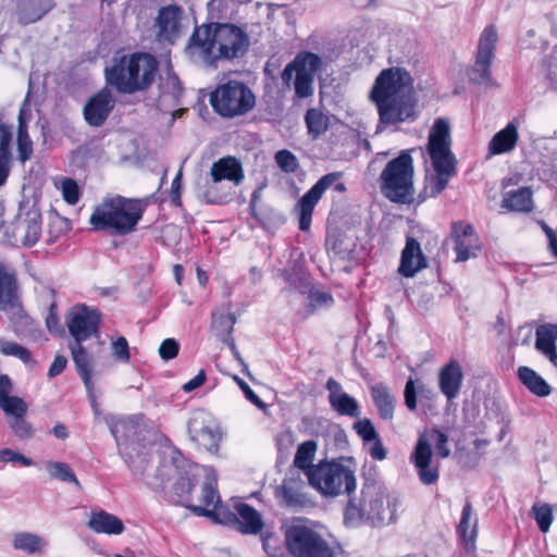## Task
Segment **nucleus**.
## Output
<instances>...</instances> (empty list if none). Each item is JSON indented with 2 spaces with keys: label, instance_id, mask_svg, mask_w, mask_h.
I'll list each match as a JSON object with an SVG mask.
<instances>
[{
  "label": "nucleus",
  "instance_id": "obj_1",
  "mask_svg": "<svg viewBox=\"0 0 557 557\" xmlns=\"http://www.w3.org/2000/svg\"><path fill=\"white\" fill-rule=\"evenodd\" d=\"M370 99L383 124H397L414 116L411 77L401 67L382 70L374 81Z\"/></svg>",
  "mask_w": 557,
  "mask_h": 557
},
{
  "label": "nucleus",
  "instance_id": "obj_2",
  "mask_svg": "<svg viewBox=\"0 0 557 557\" xmlns=\"http://www.w3.org/2000/svg\"><path fill=\"white\" fill-rule=\"evenodd\" d=\"M159 73V62L148 52L136 51L113 57L112 63L104 69V81L122 95L147 91L153 85Z\"/></svg>",
  "mask_w": 557,
  "mask_h": 557
},
{
  "label": "nucleus",
  "instance_id": "obj_3",
  "mask_svg": "<svg viewBox=\"0 0 557 557\" xmlns=\"http://www.w3.org/2000/svg\"><path fill=\"white\" fill-rule=\"evenodd\" d=\"M145 210L146 203L141 199L120 195L107 197L95 207L89 225L95 232L126 236L136 231Z\"/></svg>",
  "mask_w": 557,
  "mask_h": 557
},
{
  "label": "nucleus",
  "instance_id": "obj_4",
  "mask_svg": "<svg viewBox=\"0 0 557 557\" xmlns=\"http://www.w3.org/2000/svg\"><path fill=\"white\" fill-rule=\"evenodd\" d=\"M188 46L197 48L207 59H234L245 54L249 39L236 25L210 23L195 28Z\"/></svg>",
  "mask_w": 557,
  "mask_h": 557
},
{
  "label": "nucleus",
  "instance_id": "obj_5",
  "mask_svg": "<svg viewBox=\"0 0 557 557\" xmlns=\"http://www.w3.org/2000/svg\"><path fill=\"white\" fill-rule=\"evenodd\" d=\"M426 151L434 174L426 181L423 191L425 197H436L445 190L449 180L457 174V160L451 151L450 127L445 119L438 117L432 125Z\"/></svg>",
  "mask_w": 557,
  "mask_h": 557
},
{
  "label": "nucleus",
  "instance_id": "obj_6",
  "mask_svg": "<svg viewBox=\"0 0 557 557\" xmlns=\"http://www.w3.org/2000/svg\"><path fill=\"white\" fill-rule=\"evenodd\" d=\"M405 149L389 160L379 177L381 194L391 202L411 205L414 201V163L411 152Z\"/></svg>",
  "mask_w": 557,
  "mask_h": 557
},
{
  "label": "nucleus",
  "instance_id": "obj_7",
  "mask_svg": "<svg viewBox=\"0 0 557 557\" xmlns=\"http://www.w3.org/2000/svg\"><path fill=\"white\" fill-rule=\"evenodd\" d=\"M430 441L434 444L435 455L438 459H446L451 455L449 437L443 430L432 428L429 434H420L410 455L419 481L426 486L437 484L440 480V462L433 459Z\"/></svg>",
  "mask_w": 557,
  "mask_h": 557
},
{
  "label": "nucleus",
  "instance_id": "obj_8",
  "mask_svg": "<svg viewBox=\"0 0 557 557\" xmlns=\"http://www.w3.org/2000/svg\"><path fill=\"white\" fill-rule=\"evenodd\" d=\"M285 545L293 557H338L339 545L330 543L305 519H296L284 533Z\"/></svg>",
  "mask_w": 557,
  "mask_h": 557
},
{
  "label": "nucleus",
  "instance_id": "obj_9",
  "mask_svg": "<svg viewBox=\"0 0 557 557\" xmlns=\"http://www.w3.org/2000/svg\"><path fill=\"white\" fill-rule=\"evenodd\" d=\"M308 482L326 497H336L341 494L350 496L357 486L355 472L335 459L320 460Z\"/></svg>",
  "mask_w": 557,
  "mask_h": 557
},
{
  "label": "nucleus",
  "instance_id": "obj_10",
  "mask_svg": "<svg viewBox=\"0 0 557 557\" xmlns=\"http://www.w3.org/2000/svg\"><path fill=\"white\" fill-rule=\"evenodd\" d=\"M209 101L213 111L226 119L245 115L256 106L252 90L245 83L238 81L220 84L210 94Z\"/></svg>",
  "mask_w": 557,
  "mask_h": 557
},
{
  "label": "nucleus",
  "instance_id": "obj_11",
  "mask_svg": "<svg viewBox=\"0 0 557 557\" xmlns=\"http://www.w3.org/2000/svg\"><path fill=\"white\" fill-rule=\"evenodd\" d=\"M344 509V520L347 524H357L362 520H382L386 495L375 480H366L359 497L348 496Z\"/></svg>",
  "mask_w": 557,
  "mask_h": 557
},
{
  "label": "nucleus",
  "instance_id": "obj_12",
  "mask_svg": "<svg viewBox=\"0 0 557 557\" xmlns=\"http://www.w3.org/2000/svg\"><path fill=\"white\" fill-rule=\"evenodd\" d=\"M321 65L322 59L317 53L301 51L286 64L281 78L287 87L293 86L297 99H306L314 92V76Z\"/></svg>",
  "mask_w": 557,
  "mask_h": 557
},
{
  "label": "nucleus",
  "instance_id": "obj_13",
  "mask_svg": "<svg viewBox=\"0 0 557 557\" xmlns=\"http://www.w3.org/2000/svg\"><path fill=\"white\" fill-rule=\"evenodd\" d=\"M498 41L497 29L494 25L486 26L480 35L475 59L468 71L469 81L475 85L492 82V64Z\"/></svg>",
  "mask_w": 557,
  "mask_h": 557
},
{
  "label": "nucleus",
  "instance_id": "obj_14",
  "mask_svg": "<svg viewBox=\"0 0 557 557\" xmlns=\"http://www.w3.org/2000/svg\"><path fill=\"white\" fill-rule=\"evenodd\" d=\"M102 314L96 307L77 304L69 309L65 323L73 342H85L98 337Z\"/></svg>",
  "mask_w": 557,
  "mask_h": 557
},
{
  "label": "nucleus",
  "instance_id": "obj_15",
  "mask_svg": "<svg viewBox=\"0 0 557 557\" xmlns=\"http://www.w3.org/2000/svg\"><path fill=\"white\" fill-rule=\"evenodd\" d=\"M274 495L280 506L296 511L314 506V502L307 493L306 483L299 474L286 475L282 483L276 486Z\"/></svg>",
  "mask_w": 557,
  "mask_h": 557
},
{
  "label": "nucleus",
  "instance_id": "obj_16",
  "mask_svg": "<svg viewBox=\"0 0 557 557\" xmlns=\"http://www.w3.org/2000/svg\"><path fill=\"white\" fill-rule=\"evenodd\" d=\"M341 172H332L323 175L307 193H305L297 202L299 210V224L298 227L302 232L310 230L312 222V214L315 206L322 198L323 194L330 188L339 177Z\"/></svg>",
  "mask_w": 557,
  "mask_h": 557
},
{
  "label": "nucleus",
  "instance_id": "obj_17",
  "mask_svg": "<svg viewBox=\"0 0 557 557\" xmlns=\"http://www.w3.org/2000/svg\"><path fill=\"white\" fill-rule=\"evenodd\" d=\"M110 86H104L88 98L84 108L83 116L91 127L102 126L114 110L115 100Z\"/></svg>",
  "mask_w": 557,
  "mask_h": 557
},
{
  "label": "nucleus",
  "instance_id": "obj_18",
  "mask_svg": "<svg viewBox=\"0 0 557 557\" xmlns=\"http://www.w3.org/2000/svg\"><path fill=\"white\" fill-rule=\"evenodd\" d=\"M451 238L454 240V250L457 255L456 261L465 262L470 258L476 257L481 250V240L472 224L462 221L455 222L451 225Z\"/></svg>",
  "mask_w": 557,
  "mask_h": 557
},
{
  "label": "nucleus",
  "instance_id": "obj_19",
  "mask_svg": "<svg viewBox=\"0 0 557 557\" xmlns=\"http://www.w3.org/2000/svg\"><path fill=\"white\" fill-rule=\"evenodd\" d=\"M188 433L191 440L207 451H216L221 442L222 434L220 430L211 422L205 423L198 417L188 421Z\"/></svg>",
  "mask_w": 557,
  "mask_h": 557
},
{
  "label": "nucleus",
  "instance_id": "obj_20",
  "mask_svg": "<svg viewBox=\"0 0 557 557\" xmlns=\"http://www.w3.org/2000/svg\"><path fill=\"white\" fill-rule=\"evenodd\" d=\"M426 267L428 260L422 252L420 243L414 237L408 236L401 251L398 272L405 277H413Z\"/></svg>",
  "mask_w": 557,
  "mask_h": 557
},
{
  "label": "nucleus",
  "instance_id": "obj_21",
  "mask_svg": "<svg viewBox=\"0 0 557 557\" xmlns=\"http://www.w3.org/2000/svg\"><path fill=\"white\" fill-rule=\"evenodd\" d=\"M183 13V9L177 4H169L159 10L156 25L160 39L173 41L180 35Z\"/></svg>",
  "mask_w": 557,
  "mask_h": 557
},
{
  "label": "nucleus",
  "instance_id": "obj_22",
  "mask_svg": "<svg viewBox=\"0 0 557 557\" xmlns=\"http://www.w3.org/2000/svg\"><path fill=\"white\" fill-rule=\"evenodd\" d=\"M13 392V383L8 374H0V409L4 412L5 417L22 418L26 416L28 406L26 401L20 397L11 395Z\"/></svg>",
  "mask_w": 557,
  "mask_h": 557
},
{
  "label": "nucleus",
  "instance_id": "obj_23",
  "mask_svg": "<svg viewBox=\"0 0 557 557\" xmlns=\"http://www.w3.org/2000/svg\"><path fill=\"white\" fill-rule=\"evenodd\" d=\"M462 381L463 372L458 360L451 359L441 368L438 373V386L442 394L448 400L458 396Z\"/></svg>",
  "mask_w": 557,
  "mask_h": 557
},
{
  "label": "nucleus",
  "instance_id": "obj_24",
  "mask_svg": "<svg viewBox=\"0 0 557 557\" xmlns=\"http://www.w3.org/2000/svg\"><path fill=\"white\" fill-rule=\"evenodd\" d=\"M472 515V505L470 500H467L461 511L460 521L456 527V532L465 552L473 557L476 549L475 541L478 535V519L474 518L473 525L470 530V520Z\"/></svg>",
  "mask_w": 557,
  "mask_h": 557
},
{
  "label": "nucleus",
  "instance_id": "obj_25",
  "mask_svg": "<svg viewBox=\"0 0 557 557\" xmlns=\"http://www.w3.org/2000/svg\"><path fill=\"white\" fill-rule=\"evenodd\" d=\"M210 175L214 183L230 181L236 185L245 178L242 162L234 156H226L213 162Z\"/></svg>",
  "mask_w": 557,
  "mask_h": 557
},
{
  "label": "nucleus",
  "instance_id": "obj_26",
  "mask_svg": "<svg viewBox=\"0 0 557 557\" xmlns=\"http://www.w3.org/2000/svg\"><path fill=\"white\" fill-rule=\"evenodd\" d=\"M21 298V289L13 269L0 262V310L14 306Z\"/></svg>",
  "mask_w": 557,
  "mask_h": 557
},
{
  "label": "nucleus",
  "instance_id": "obj_27",
  "mask_svg": "<svg viewBox=\"0 0 557 557\" xmlns=\"http://www.w3.org/2000/svg\"><path fill=\"white\" fill-rule=\"evenodd\" d=\"M84 342H73L70 344V350L72 359L77 369L78 375L81 376L86 389L91 394L94 389L92 382V368L94 360L90 354L83 346Z\"/></svg>",
  "mask_w": 557,
  "mask_h": 557
},
{
  "label": "nucleus",
  "instance_id": "obj_28",
  "mask_svg": "<svg viewBox=\"0 0 557 557\" xmlns=\"http://www.w3.org/2000/svg\"><path fill=\"white\" fill-rule=\"evenodd\" d=\"M535 348L557 367V324H542L535 330Z\"/></svg>",
  "mask_w": 557,
  "mask_h": 557
},
{
  "label": "nucleus",
  "instance_id": "obj_29",
  "mask_svg": "<svg viewBox=\"0 0 557 557\" xmlns=\"http://www.w3.org/2000/svg\"><path fill=\"white\" fill-rule=\"evenodd\" d=\"M87 524L90 530L99 534L120 535L125 530L123 521L106 510L91 512Z\"/></svg>",
  "mask_w": 557,
  "mask_h": 557
},
{
  "label": "nucleus",
  "instance_id": "obj_30",
  "mask_svg": "<svg viewBox=\"0 0 557 557\" xmlns=\"http://www.w3.org/2000/svg\"><path fill=\"white\" fill-rule=\"evenodd\" d=\"M518 140V126L515 122H509L492 137L488 143V152L491 154L508 153L516 148Z\"/></svg>",
  "mask_w": 557,
  "mask_h": 557
},
{
  "label": "nucleus",
  "instance_id": "obj_31",
  "mask_svg": "<svg viewBox=\"0 0 557 557\" xmlns=\"http://www.w3.org/2000/svg\"><path fill=\"white\" fill-rule=\"evenodd\" d=\"M502 208L519 213L532 212L534 201L531 187L524 186L516 190L505 193L502 200Z\"/></svg>",
  "mask_w": 557,
  "mask_h": 557
},
{
  "label": "nucleus",
  "instance_id": "obj_32",
  "mask_svg": "<svg viewBox=\"0 0 557 557\" xmlns=\"http://www.w3.org/2000/svg\"><path fill=\"white\" fill-rule=\"evenodd\" d=\"M372 400L382 420L391 421L394 418L396 398L385 383H377L370 387Z\"/></svg>",
  "mask_w": 557,
  "mask_h": 557
},
{
  "label": "nucleus",
  "instance_id": "obj_33",
  "mask_svg": "<svg viewBox=\"0 0 557 557\" xmlns=\"http://www.w3.org/2000/svg\"><path fill=\"white\" fill-rule=\"evenodd\" d=\"M13 128L0 121V187L3 186L11 172Z\"/></svg>",
  "mask_w": 557,
  "mask_h": 557
},
{
  "label": "nucleus",
  "instance_id": "obj_34",
  "mask_svg": "<svg viewBox=\"0 0 557 557\" xmlns=\"http://www.w3.org/2000/svg\"><path fill=\"white\" fill-rule=\"evenodd\" d=\"M238 517V530L243 534H258L263 529V521L260 512L251 505L238 503L235 505Z\"/></svg>",
  "mask_w": 557,
  "mask_h": 557
},
{
  "label": "nucleus",
  "instance_id": "obj_35",
  "mask_svg": "<svg viewBox=\"0 0 557 557\" xmlns=\"http://www.w3.org/2000/svg\"><path fill=\"white\" fill-rule=\"evenodd\" d=\"M317 450L318 444L315 441H305L297 447L293 460V466L301 470L306 474L308 481L310 480L311 473L315 472L317 469V463H313Z\"/></svg>",
  "mask_w": 557,
  "mask_h": 557
},
{
  "label": "nucleus",
  "instance_id": "obj_36",
  "mask_svg": "<svg viewBox=\"0 0 557 557\" xmlns=\"http://www.w3.org/2000/svg\"><path fill=\"white\" fill-rule=\"evenodd\" d=\"M2 311L8 314L11 327L15 335L21 336L33 331L34 320L24 309L22 299H20L16 305L9 306Z\"/></svg>",
  "mask_w": 557,
  "mask_h": 557
},
{
  "label": "nucleus",
  "instance_id": "obj_37",
  "mask_svg": "<svg viewBox=\"0 0 557 557\" xmlns=\"http://www.w3.org/2000/svg\"><path fill=\"white\" fill-rule=\"evenodd\" d=\"M196 484V479L187 474L180 475L173 483L170 492V500L175 505L184 506L190 510V507H197L191 503V491Z\"/></svg>",
  "mask_w": 557,
  "mask_h": 557
},
{
  "label": "nucleus",
  "instance_id": "obj_38",
  "mask_svg": "<svg viewBox=\"0 0 557 557\" xmlns=\"http://www.w3.org/2000/svg\"><path fill=\"white\" fill-rule=\"evenodd\" d=\"M16 132V159L24 164L30 160L34 153V144L28 133V124L23 111L20 112L17 119Z\"/></svg>",
  "mask_w": 557,
  "mask_h": 557
},
{
  "label": "nucleus",
  "instance_id": "obj_39",
  "mask_svg": "<svg viewBox=\"0 0 557 557\" xmlns=\"http://www.w3.org/2000/svg\"><path fill=\"white\" fill-rule=\"evenodd\" d=\"M520 382L534 395L546 397L552 393L550 385L532 368L521 366L518 368Z\"/></svg>",
  "mask_w": 557,
  "mask_h": 557
},
{
  "label": "nucleus",
  "instance_id": "obj_40",
  "mask_svg": "<svg viewBox=\"0 0 557 557\" xmlns=\"http://www.w3.org/2000/svg\"><path fill=\"white\" fill-rule=\"evenodd\" d=\"M307 133L311 139H318L330 127V117L317 108H309L305 114Z\"/></svg>",
  "mask_w": 557,
  "mask_h": 557
},
{
  "label": "nucleus",
  "instance_id": "obj_41",
  "mask_svg": "<svg viewBox=\"0 0 557 557\" xmlns=\"http://www.w3.org/2000/svg\"><path fill=\"white\" fill-rule=\"evenodd\" d=\"M46 544L41 536L30 532H18L13 536V547L28 555L41 553Z\"/></svg>",
  "mask_w": 557,
  "mask_h": 557
},
{
  "label": "nucleus",
  "instance_id": "obj_42",
  "mask_svg": "<svg viewBox=\"0 0 557 557\" xmlns=\"http://www.w3.org/2000/svg\"><path fill=\"white\" fill-rule=\"evenodd\" d=\"M190 511L198 517H208L223 524H236L238 522L237 512L232 511L228 507L218 505L214 509L205 507H190Z\"/></svg>",
  "mask_w": 557,
  "mask_h": 557
},
{
  "label": "nucleus",
  "instance_id": "obj_43",
  "mask_svg": "<svg viewBox=\"0 0 557 557\" xmlns=\"http://www.w3.org/2000/svg\"><path fill=\"white\" fill-rule=\"evenodd\" d=\"M52 7V0H30L20 11V22L30 24L39 21Z\"/></svg>",
  "mask_w": 557,
  "mask_h": 557
},
{
  "label": "nucleus",
  "instance_id": "obj_44",
  "mask_svg": "<svg viewBox=\"0 0 557 557\" xmlns=\"http://www.w3.org/2000/svg\"><path fill=\"white\" fill-rule=\"evenodd\" d=\"M331 407L341 416L357 418L360 414L358 401L347 393L329 395Z\"/></svg>",
  "mask_w": 557,
  "mask_h": 557
},
{
  "label": "nucleus",
  "instance_id": "obj_45",
  "mask_svg": "<svg viewBox=\"0 0 557 557\" xmlns=\"http://www.w3.org/2000/svg\"><path fill=\"white\" fill-rule=\"evenodd\" d=\"M24 236L23 244L26 247H33L37 244L41 235V216L39 213H34L33 216L27 218L22 224Z\"/></svg>",
  "mask_w": 557,
  "mask_h": 557
},
{
  "label": "nucleus",
  "instance_id": "obj_46",
  "mask_svg": "<svg viewBox=\"0 0 557 557\" xmlns=\"http://www.w3.org/2000/svg\"><path fill=\"white\" fill-rule=\"evenodd\" d=\"M47 470L52 478L63 482L74 483L77 487H81L79 481L67 463L50 461L47 463Z\"/></svg>",
  "mask_w": 557,
  "mask_h": 557
},
{
  "label": "nucleus",
  "instance_id": "obj_47",
  "mask_svg": "<svg viewBox=\"0 0 557 557\" xmlns=\"http://www.w3.org/2000/svg\"><path fill=\"white\" fill-rule=\"evenodd\" d=\"M531 516L535 520L539 529L543 533H546L549 530V528L553 523V520H554L553 509H552L550 505L534 504L531 508Z\"/></svg>",
  "mask_w": 557,
  "mask_h": 557
},
{
  "label": "nucleus",
  "instance_id": "obj_48",
  "mask_svg": "<svg viewBox=\"0 0 557 557\" xmlns=\"http://www.w3.org/2000/svg\"><path fill=\"white\" fill-rule=\"evenodd\" d=\"M199 503V506H202L207 509H214L218 505H220L221 498L216 488V482L214 480H208L202 484Z\"/></svg>",
  "mask_w": 557,
  "mask_h": 557
},
{
  "label": "nucleus",
  "instance_id": "obj_49",
  "mask_svg": "<svg viewBox=\"0 0 557 557\" xmlns=\"http://www.w3.org/2000/svg\"><path fill=\"white\" fill-rule=\"evenodd\" d=\"M274 159L278 168L285 173H295L299 168L298 159L287 149L276 151Z\"/></svg>",
  "mask_w": 557,
  "mask_h": 557
},
{
  "label": "nucleus",
  "instance_id": "obj_50",
  "mask_svg": "<svg viewBox=\"0 0 557 557\" xmlns=\"http://www.w3.org/2000/svg\"><path fill=\"white\" fill-rule=\"evenodd\" d=\"M8 423L14 435L20 440H28L34 435L33 426L26 420V416H22V418H11L8 420Z\"/></svg>",
  "mask_w": 557,
  "mask_h": 557
},
{
  "label": "nucleus",
  "instance_id": "obj_51",
  "mask_svg": "<svg viewBox=\"0 0 557 557\" xmlns=\"http://www.w3.org/2000/svg\"><path fill=\"white\" fill-rule=\"evenodd\" d=\"M0 351L4 356H14L25 363L32 360L30 351L27 348L14 342H2Z\"/></svg>",
  "mask_w": 557,
  "mask_h": 557
},
{
  "label": "nucleus",
  "instance_id": "obj_52",
  "mask_svg": "<svg viewBox=\"0 0 557 557\" xmlns=\"http://www.w3.org/2000/svg\"><path fill=\"white\" fill-rule=\"evenodd\" d=\"M354 430L366 443L373 442L380 437L373 423L367 418L357 421L354 424Z\"/></svg>",
  "mask_w": 557,
  "mask_h": 557
},
{
  "label": "nucleus",
  "instance_id": "obj_53",
  "mask_svg": "<svg viewBox=\"0 0 557 557\" xmlns=\"http://www.w3.org/2000/svg\"><path fill=\"white\" fill-rule=\"evenodd\" d=\"M113 357L121 362H128L131 360V352L128 342L124 336H119L111 345Z\"/></svg>",
  "mask_w": 557,
  "mask_h": 557
},
{
  "label": "nucleus",
  "instance_id": "obj_54",
  "mask_svg": "<svg viewBox=\"0 0 557 557\" xmlns=\"http://www.w3.org/2000/svg\"><path fill=\"white\" fill-rule=\"evenodd\" d=\"M62 196L69 205H76L81 197V190L77 183L72 178H66L62 183Z\"/></svg>",
  "mask_w": 557,
  "mask_h": 557
},
{
  "label": "nucleus",
  "instance_id": "obj_55",
  "mask_svg": "<svg viewBox=\"0 0 557 557\" xmlns=\"http://www.w3.org/2000/svg\"><path fill=\"white\" fill-rule=\"evenodd\" d=\"M46 326L48 331L52 334L62 335L64 334V329L60 322L58 315V307L55 302H52L49 306L48 314L46 317Z\"/></svg>",
  "mask_w": 557,
  "mask_h": 557
},
{
  "label": "nucleus",
  "instance_id": "obj_56",
  "mask_svg": "<svg viewBox=\"0 0 557 557\" xmlns=\"http://www.w3.org/2000/svg\"><path fill=\"white\" fill-rule=\"evenodd\" d=\"M310 312L321 307H331L334 304V298L331 293L313 292L309 295Z\"/></svg>",
  "mask_w": 557,
  "mask_h": 557
},
{
  "label": "nucleus",
  "instance_id": "obj_57",
  "mask_svg": "<svg viewBox=\"0 0 557 557\" xmlns=\"http://www.w3.org/2000/svg\"><path fill=\"white\" fill-rule=\"evenodd\" d=\"M0 462H20L24 467L33 466V460L10 448L0 449Z\"/></svg>",
  "mask_w": 557,
  "mask_h": 557
},
{
  "label": "nucleus",
  "instance_id": "obj_58",
  "mask_svg": "<svg viewBox=\"0 0 557 557\" xmlns=\"http://www.w3.org/2000/svg\"><path fill=\"white\" fill-rule=\"evenodd\" d=\"M180 351V344L174 338L164 339L159 347L160 358L168 361L174 359Z\"/></svg>",
  "mask_w": 557,
  "mask_h": 557
},
{
  "label": "nucleus",
  "instance_id": "obj_59",
  "mask_svg": "<svg viewBox=\"0 0 557 557\" xmlns=\"http://www.w3.org/2000/svg\"><path fill=\"white\" fill-rule=\"evenodd\" d=\"M234 381L244 393L245 397L258 408H264L263 400L253 392V389L242 377L234 375Z\"/></svg>",
  "mask_w": 557,
  "mask_h": 557
},
{
  "label": "nucleus",
  "instance_id": "obj_60",
  "mask_svg": "<svg viewBox=\"0 0 557 557\" xmlns=\"http://www.w3.org/2000/svg\"><path fill=\"white\" fill-rule=\"evenodd\" d=\"M326 244L331 246V249L341 257H345L349 251V248L344 245V238L339 233H333L326 238Z\"/></svg>",
  "mask_w": 557,
  "mask_h": 557
},
{
  "label": "nucleus",
  "instance_id": "obj_61",
  "mask_svg": "<svg viewBox=\"0 0 557 557\" xmlns=\"http://www.w3.org/2000/svg\"><path fill=\"white\" fill-rule=\"evenodd\" d=\"M405 405L411 411L417 409V392L414 382L412 379H409L405 385L404 391Z\"/></svg>",
  "mask_w": 557,
  "mask_h": 557
},
{
  "label": "nucleus",
  "instance_id": "obj_62",
  "mask_svg": "<svg viewBox=\"0 0 557 557\" xmlns=\"http://www.w3.org/2000/svg\"><path fill=\"white\" fill-rule=\"evenodd\" d=\"M66 363H67V360L64 356L57 355L48 370V376L54 377V376L61 374L64 371Z\"/></svg>",
  "mask_w": 557,
  "mask_h": 557
},
{
  "label": "nucleus",
  "instance_id": "obj_63",
  "mask_svg": "<svg viewBox=\"0 0 557 557\" xmlns=\"http://www.w3.org/2000/svg\"><path fill=\"white\" fill-rule=\"evenodd\" d=\"M206 379V372L203 370H200L191 380H189L183 385V391L186 393L195 391L196 388L205 384Z\"/></svg>",
  "mask_w": 557,
  "mask_h": 557
},
{
  "label": "nucleus",
  "instance_id": "obj_64",
  "mask_svg": "<svg viewBox=\"0 0 557 557\" xmlns=\"http://www.w3.org/2000/svg\"><path fill=\"white\" fill-rule=\"evenodd\" d=\"M182 172L180 171L176 176L173 178L171 184V199L172 202L176 206H181V185H182Z\"/></svg>",
  "mask_w": 557,
  "mask_h": 557
}]
</instances>
